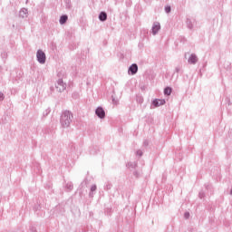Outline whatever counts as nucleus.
Instances as JSON below:
<instances>
[{
    "mask_svg": "<svg viewBox=\"0 0 232 232\" xmlns=\"http://www.w3.org/2000/svg\"><path fill=\"white\" fill-rule=\"evenodd\" d=\"M71 122H72V115H70V113L63 114L62 116V126L63 128H68Z\"/></svg>",
    "mask_w": 232,
    "mask_h": 232,
    "instance_id": "obj_1",
    "label": "nucleus"
},
{
    "mask_svg": "<svg viewBox=\"0 0 232 232\" xmlns=\"http://www.w3.org/2000/svg\"><path fill=\"white\" fill-rule=\"evenodd\" d=\"M36 57H37L38 63H41V64H44V63H46V54L44 53V52L39 50L37 52Z\"/></svg>",
    "mask_w": 232,
    "mask_h": 232,
    "instance_id": "obj_2",
    "label": "nucleus"
},
{
    "mask_svg": "<svg viewBox=\"0 0 232 232\" xmlns=\"http://www.w3.org/2000/svg\"><path fill=\"white\" fill-rule=\"evenodd\" d=\"M96 115H98L100 119H104V117L106 116V112H104V110L102 108L99 107L96 110Z\"/></svg>",
    "mask_w": 232,
    "mask_h": 232,
    "instance_id": "obj_3",
    "label": "nucleus"
},
{
    "mask_svg": "<svg viewBox=\"0 0 232 232\" xmlns=\"http://www.w3.org/2000/svg\"><path fill=\"white\" fill-rule=\"evenodd\" d=\"M166 104V101L165 100H154L153 101V105L158 108V106H162Z\"/></svg>",
    "mask_w": 232,
    "mask_h": 232,
    "instance_id": "obj_4",
    "label": "nucleus"
},
{
    "mask_svg": "<svg viewBox=\"0 0 232 232\" xmlns=\"http://www.w3.org/2000/svg\"><path fill=\"white\" fill-rule=\"evenodd\" d=\"M159 30H160V24H159V23L154 24V25L152 27L153 35H157V33L159 32Z\"/></svg>",
    "mask_w": 232,
    "mask_h": 232,
    "instance_id": "obj_5",
    "label": "nucleus"
},
{
    "mask_svg": "<svg viewBox=\"0 0 232 232\" xmlns=\"http://www.w3.org/2000/svg\"><path fill=\"white\" fill-rule=\"evenodd\" d=\"M138 70H139V67L137 66V64L134 63L130 67L129 72H130L132 75H135Z\"/></svg>",
    "mask_w": 232,
    "mask_h": 232,
    "instance_id": "obj_6",
    "label": "nucleus"
},
{
    "mask_svg": "<svg viewBox=\"0 0 232 232\" xmlns=\"http://www.w3.org/2000/svg\"><path fill=\"white\" fill-rule=\"evenodd\" d=\"M197 61H198V60L197 59V55H195V54H191L190 57L188 58V63L190 64H195V63H197Z\"/></svg>",
    "mask_w": 232,
    "mask_h": 232,
    "instance_id": "obj_7",
    "label": "nucleus"
},
{
    "mask_svg": "<svg viewBox=\"0 0 232 232\" xmlns=\"http://www.w3.org/2000/svg\"><path fill=\"white\" fill-rule=\"evenodd\" d=\"M99 19L100 21H106V19H108V15L106 14V13L102 12L99 15Z\"/></svg>",
    "mask_w": 232,
    "mask_h": 232,
    "instance_id": "obj_8",
    "label": "nucleus"
},
{
    "mask_svg": "<svg viewBox=\"0 0 232 232\" xmlns=\"http://www.w3.org/2000/svg\"><path fill=\"white\" fill-rule=\"evenodd\" d=\"M66 21H68V16L67 15H63L60 18V24H64V23H66Z\"/></svg>",
    "mask_w": 232,
    "mask_h": 232,
    "instance_id": "obj_9",
    "label": "nucleus"
},
{
    "mask_svg": "<svg viewBox=\"0 0 232 232\" xmlns=\"http://www.w3.org/2000/svg\"><path fill=\"white\" fill-rule=\"evenodd\" d=\"M164 93L165 95H171V88L169 87L165 88Z\"/></svg>",
    "mask_w": 232,
    "mask_h": 232,
    "instance_id": "obj_10",
    "label": "nucleus"
},
{
    "mask_svg": "<svg viewBox=\"0 0 232 232\" xmlns=\"http://www.w3.org/2000/svg\"><path fill=\"white\" fill-rule=\"evenodd\" d=\"M165 12H167V14H169V13L171 12V7L167 6V7L165 8Z\"/></svg>",
    "mask_w": 232,
    "mask_h": 232,
    "instance_id": "obj_11",
    "label": "nucleus"
},
{
    "mask_svg": "<svg viewBox=\"0 0 232 232\" xmlns=\"http://www.w3.org/2000/svg\"><path fill=\"white\" fill-rule=\"evenodd\" d=\"M95 189H97V186L93 185V186L91 188V191H95Z\"/></svg>",
    "mask_w": 232,
    "mask_h": 232,
    "instance_id": "obj_12",
    "label": "nucleus"
},
{
    "mask_svg": "<svg viewBox=\"0 0 232 232\" xmlns=\"http://www.w3.org/2000/svg\"><path fill=\"white\" fill-rule=\"evenodd\" d=\"M185 218H189V213L188 212L185 213Z\"/></svg>",
    "mask_w": 232,
    "mask_h": 232,
    "instance_id": "obj_13",
    "label": "nucleus"
}]
</instances>
